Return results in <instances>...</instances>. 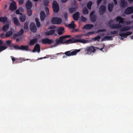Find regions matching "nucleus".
I'll list each match as a JSON object with an SVG mask.
<instances>
[{"label": "nucleus", "mask_w": 133, "mask_h": 133, "mask_svg": "<svg viewBox=\"0 0 133 133\" xmlns=\"http://www.w3.org/2000/svg\"><path fill=\"white\" fill-rule=\"evenodd\" d=\"M64 16L65 19L67 20L68 19V14L66 13H65L64 14Z\"/></svg>", "instance_id": "58"}, {"label": "nucleus", "mask_w": 133, "mask_h": 133, "mask_svg": "<svg viewBox=\"0 0 133 133\" xmlns=\"http://www.w3.org/2000/svg\"><path fill=\"white\" fill-rule=\"evenodd\" d=\"M106 30L105 29H102L100 30H98L96 32V34L97 33H99L102 32H105L106 31Z\"/></svg>", "instance_id": "51"}, {"label": "nucleus", "mask_w": 133, "mask_h": 133, "mask_svg": "<svg viewBox=\"0 0 133 133\" xmlns=\"http://www.w3.org/2000/svg\"><path fill=\"white\" fill-rule=\"evenodd\" d=\"M29 48L28 45L23 46L21 45L20 46V50H28Z\"/></svg>", "instance_id": "29"}, {"label": "nucleus", "mask_w": 133, "mask_h": 133, "mask_svg": "<svg viewBox=\"0 0 133 133\" xmlns=\"http://www.w3.org/2000/svg\"><path fill=\"white\" fill-rule=\"evenodd\" d=\"M30 28L32 32H36V27L35 24L34 23L32 22L30 23Z\"/></svg>", "instance_id": "9"}, {"label": "nucleus", "mask_w": 133, "mask_h": 133, "mask_svg": "<svg viewBox=\"0 0 133 133\" xmlns=\"http://www.w3.org/2000/svg\"><path fill=\"white\" fill-rule=\"evenodd\" d=\"M49 3V1L48 0H45L43 2V4L44 5L47 6H48V4Z\"/></svg>", "instance_id": "52"}, {"label": "nucleus", "mask_w": 133, "mask_h": 133, "mask_svg": "<svg viewBox=\"0 0 133 133\" xmlns=\"http://www.w3.org/2000/svg\"><path fill=\"white\" fill-rule=\"evenodd\" d=\"M64 30V28L63 27H61L57 31L58 34L59 35H62Z\"/></svg>", "instance_id": "28"}, {"label": "nucleus", "mask_w": 133, "mask_h": 133, "mask_svg": "<svg viewBox=\"0 0 133 133\" xmlns=\"http://www.w3.org/2000/svg\"><path fill=\"white\" fill-rule=\"evenodd\" d=\"M65 36H62L60 37L59 39H56L55 40L56 42L54 43V44L52 45V47H55L59 44H62L64 43L68 44L71 41L72 39H69L68 40H66L65 42H64L63 40L65 39Z\"/></svg>", "instance_id": "1"}, {"label": "nucleus", "mask_w": 133, "mask_h": 133, "mask_svg": "<svg viewBox=\"0 0 133 133\" xmlns=\"http://www.w3.org/2000/svg\"><path fill=\"white\" fill-rule=\"evenodd\" d=\"M26 7L27 9H31L32 7V4L31 1L30 0H28L25 4Z\"/></svg>", "instance_id": "13"}, {"label": "nucleus", "mask_w": 133, "mask_h": 133, "mask_svg": "<svg viewBox=\"0 0 133 133\" xmlns=\"http://www.w3.org/2000/svg\"><path fill=\"white\" fill-rule=\"evenodd\" d=\"M116 20L117 22L119 21V24L120 23L123 24L124 23V19L120 16H118L116 18Z\"/></svg>", "instance_id": "21"}, {"label": "nucleus", "mask_w": 133, "mask_h": 133, "mask_svg": "<svg viewBox=\"0 0 133 133\" xmlns=\"http://www.w3.org/2000/svg\"><path fill=\"white\" fill-rule=\"evenodd\" d=\"M14 48L16 49L20 50V46H19L18 45H14Z\"/></svg>", "instance_id": "54"}, {"label": "nucleus", "mask_w": 133, "mask_h": 133, "mask_svg": "<svg viewBox=\"0 0 133 133\" xmlns=\"http://www.w3.org/2000/svg\"><path fill=\"white\" fill-rule=\"evenodd\" d=\"M40 17L41 21H43L45 18V15L44 12L43 11H42L40 12Z\"/></svg>", "instance_id": "17"}, {"label": "nucleus", "mask_w": 133, "mask_h": 133, "mask_svg": "<svg viewBox=\"0 0 133 133\" xmlns=\"http://www.w3.org/2000/svg\"><path fill=\"white\" fill-rule=\"evenodd\" d=\"M94 27V25L92 24H88L84 25L83 27V29L90 30L92 29Z\"/></svg>", "instance_id": "14"}, {"label": "nucleus", "mask_w": 133, "mask_h": 133, "mask_svg": "<svg viewBox=\"0 0 133 133\" xmlns=\"http://www.w3.org/2000/svg\"><path fill=\"white\" fill-rule=\"evenodd\" d=\"M52 8L54 12H58L59 9V5L56 1H54L52 3Z\"/></svg>", "instance_id": "4"}, {"label": "nucleus", "mask_w": 133, "mask_h": 133, "mask_svg": "<svg viewBox=\"0 0 133 133\" xmlns=\"http://www.w3.org/2000/svg\"><path fill=\"white\" fill-rule=\"evenodd\" d=\"M102 0H97V5H99Z\"/></svg>", "instance_id": "60"}, {"label": "nucleus", "mask_w": 133, "mask_h": 133, "mask_svg": "<svg viewBox=\"0 0 133 133\" xmlns=\"http://www.w3.org/2000/svg\"><path fill=\"white\" fill-rule=\"evenodd\" d=\"M115 29L121 28L122 25L119 24H115Z\"/></svg>", "instance_id": "45"}, {"label": "nucleus", "mask_w": 133, "mask_h": 133, "mask_svg": "<svg viewBox=\"0 0 133 133\" xmlns=\"http://www.w3.org/2000/svg\"><path fill=\"white\" fill-rule=\"evenodd\" d=\"M29 21L26 22L24 24V29H28V23Z\"/></svg>", "instance_id": "42"}, {"label": "nucleus", "mask_w": 133, "mask_h": 133, "mask_svg": "<svg viewBox=\"0 0 133 133\" xmlns=\"http://www.w3.org/2000/svg\"><path fill=\"white\" fill-rule=\"evenodd\" d=\"M92 5V2L91 1H89L87 4V6L89 9H90L91 6Z\"/></svg>", "instance_id": "40"}, {"label": "nucleus", "mask_w": 133, "mask_h": 133, "mask_svg": "<svg viewBox=\"0 0 133 133\" xmlns=\"http://www.w3.org/2000/svg\"><path fill=\"white\" fill-rule=\"evenodd\" d=\"M37 38H35L31 40L30 42V45H33L35 43L37 42Z\"/></svg>", "instance_id": "25"}, {"label": "nucleus", "mask_w": 133, "mask_h": 133, "mask_svg": "<svg viewBox=\"0 0 133 133\" xmlns=\"http://www.w3.org/2000/svg\"><path fill=\"white\" fill-rule=\"evenodd\" d=\"M80 14L79 12H77L74 14L73 15V17L75 21H77L78 20L79 16Z\"/></svg>", "instance_id": "15"}, {"label": "nucleus", "mask_w": 133, "mask_h": 133, "mask_svg": "<svg viewBox=\"0 0 133 133\" xmlns=\"http://www.w3.org/2000/svg\"><path fill=\"white\" fill-rule=\"evenodd\" d=\"M74 21H72L70 24L68 25V27L70 29H74L76 27V25L74 23Z\"/></svg>", "instance_id": "24"}, {"label": "nucleus", "mask_w": 133, "mask_h": 133, "mask_svg": "<svg viewBox=\"0 0 133 133\" xmlns=\"http://www.w3.org/2000/svg\"><path fill=\"white\" fill-rule=\"evenodd\" d=\"M115 29L121 28L122 25L119 24H115Z\"/></svg>", "instance_id": "46"}, {"label": "nucleus", "mask_w": 133, "mask_h": 133, "mask_svg": "<svg viewBox=\"0 0 133 133\" xmlns=\"http://www.w3.org/2000/svg\"><path fill=\"white\" fill-rule=\"evenodd\" d=\"M26 16L24 14H22L19 17V20L21 22H24L26 19Z\"/></svg>", "instance_id": "23"}, {"label": "nucleus", "mask_w": 133, "mask_h": 133, "mask_svg": "<svg viewBox=\"0 0 133 133\" xmlns=\"http://www.w3.org/2000/svg\"><path fill=\"white\" fill-rule=\"evenodd\" d=\"M12 37H11V38L12 39H15L16 38L17 36H19L18 35V33L17 34H14L12 35Z\"/></svg>", "instance_id": "48"}, {"label": "nucleus", "mask_w": 133, "mask_h": 133, "mask_svg": "<svg viewBox=\"0 0 133 133\" xmlns=\"http://www.w3.org/2000/svg\"><path fill=\"white\" fill-rule=\"evenodd\" d=\"M37 26L38 27H39L41 26L40 22H39L36 23Z\"/></svg>", "instance_id": "62"}, {"label": "nucleus", "mask_w": 133, "mask_h": 133, "mask_svg": "<svg viewBox=\"0 0 133 133\" xmlns=\"http://www.w3.org/2000/svg\"><path fill=\"white\" fill-rule=\"evenodd\" d=\"M100 46L102 47L101 48H100L99 47H96L95 48L98 49L101 51H102L103 52H106V50L104 51L103 50V49L105 50V49L104 48V44H101L100 45Z\"/></svg>", "instance_id": "32"}, {"label": "nucleus", "mask_w": 133, "mask_h": 133, "mask_svg": "<svg viewBox=\"0 0 133 133\" xmlns=\"http://www.w3.org/2000/svg\"><path fill=\"white\" fill-rule=\"evenodd\" d=\"M101 38V37L100 36L98 35L97 37H95L94 38H92V39L93 40H94L95 41H99L100 39Z\"/></svg>", "instance_id": "41"}, {"label": "nucleus", "mask_w": 133, "mask_h": 133, "mask_svg": "<svg viewBox=\"0 0 133 133\" xmlns=\"http://www.w3.org/2000/svg\"><path fill=\"white\" fill-rule=\"evenodd\" d=\"M27 14L29 16H31L32 13V11L31 9H27Z\"/></svg>", "instance_id": "49"}, {"label": "nucleus", "mask_w": 133, "mask_h": 133, "mask_svg": "<svg viewBox=\"0 0 133 133\" xmlns=\"http://www.w3.org/2000/svg\"><path fill=\"white\" fill-rule=\"evenodd\" d=\"M114 4H109L108 5V8L109 12H111L112 10Z\"/></svg>", "instance_id": "33"}, {"label": "nucleus", "mask_w": 133, "mask_h": 133, "mask_svg": "<svg viewBox=\"0 0 133 133\" xmlns=\"http://www.w3.org/2000/svg\"><path fill=\"white\" fill-rule=\"evenodd\" d=\"M13 34L12 31L10 30L6 32L5 35L6 37H9L11 36Z\"/></svg>", "instance_id": "38"}, {"label": "nucleus", "mask_w": 133, "mask_h": 133, "mask_svg": "<svg viewBox=\"0 0 133 133\" xmlns=\"http://www.w3.org/2000/svg\"><path fill=\"white\" fill-rule=\"evenodd\" d=\"M88 41L87 40L85 39H81V43H82L84 44L88 42Z\"/></svg>", "instance_id": "53"}, {"label": "nucleus", "mask_w": 133, "mask_h": 133, "mask_svg": "<svg viewBox=\"0 0 133 133\" xmlns=\"http://www.w3.org/2000/svg\"><path fill=\"white\" fill-rule=\"evenodd\" d=\"M55 28L56 26L55 25H52L49 26L48 29H55Z\"/></svg>", "instance_id": "57"}, {"label": "nucleus", "mask_w": 133, "mask_h": 133, "mask_svg": "<svg viewBox=\"0 0 133 133\" xmlns=\"http://www.w3.org/2000/svg\"><path fill=\"white\" fill-rule=\"evenodd\" d=\"M55 32V30H52L46 31L45 32V34L46 35L49 36L53 35Z\"/></svg>", "instance_id": "19"}, {"label": "nucleus", "mask_w": 133, "mask_h": 133, "mask_svg": "<svg viewBox=\"0 0 133 133\" xmlns=\"http://www.w3.org/2000/svg\"><path fill=\"white\" fill-rule=\"evenodd\" d=\"M11 58L12 60V61L13 62H14V61H15L16 60H18H18H21V62H21V63L22 62V61H24L26 60H30V59H25L23 58H19V59H18V58H15L14 57H13V56H11Z\"/></svg>", "instance_id": "18"}, {"label": "nucleus", "mask_w": 133, "mask_h": 133, "mask_svg": "<svg viewBox=\"0 0 133 133\" xmlns=\"http://www.w3.org/2000/svg\"><path fill=\"white\" fill-rule=\"evenodd\" d=\"M120 6L121 7H124L125 6V0H120Z\"/></svg>", "instance_id": "37"}, {"label": "nucleus", "mask_w": 133, "mask_h": 133, "mask_svg": "<svg viewBox=\"0 0 133 133\" xmlns=\"http://www.w3.org/2000/svg\"><path fill=\"white\" fill-rule=\"evenodd\" d=\"M62 22V19L57 17H53L51 20V22L53 24H59L61 23Z\"/></svg>", "instance_id": "3"}, {"label": "nucleus", "mask_w": 133, "mask_h": 133, "mask_svg": "<svg viewBox=\"0 0 133 133\" xmlns=\"http://www.w3.org/2000/svg\"><path fill=\"white\" fill-rule=\"evenodd\" d=\"M40 46L39 44L37 43L35 45L32 51L33 52H36V51H37V52H39L40 51Z\"/></svg>", "instance_id": "11"}, {"label": "nucleus", "mask_w": 133, "mask_h": 133, "mask_svg": "<svg viewBox=\"0 0 133 133\" xmlns=\"http://www.w3.org/2000/svg\"><path fill=\"white\" fill-rule=\"evenodd\" d=\"M16 13L17 14H21L19 12V10H17L15 11Z\"/></svg>", "instance_id": "63"}, {"label": "nucleus", "mask_w": 133, "mask_h": 133, "mask_svg": "<svg viewBox=\"0 0 133 133\" xmlns=\"http://www.w3.org/2000/svg\"><path fill=\"white\" fill-rule=\"evenodd\" d=\"M112 40V38L111 36H107L104 37L102 39L101 41H103Z\"/></svg>", "instance_id": "30"}, {"label": "nucleus", "mask_w": 133, "mask_h": 133, "mask_svg": "<svg viewBox=\"0 0 133 133\" xmlns=\"http://www.w3.org/2000/svg\"><path fill=\"white\" fill-rule=\"evenodd\" d=\"M83 13L84 15H87L88 13V10L86 7H84L83 9Z\"/></svg>", "instance_id": "36"}, {"label": "nucleus", "mask_w": 133, "mask_h": 133, "mask_svg": "<svg viewBox=\"0 0 133 133\" xmlns=\"http://www.w3.org/2000/svg\"><path fill=\"white\" fill-rule=\"evenodd\" d=\"M24 0H18V2L19 4H22L23 3Z\"/></svg>", "instance_id": "61"}, {"label": "nucleus", "mask_w": 133, "mask_h": 133, "mask_svg": "<svg viewBox=\"0 0 133 133\" xmlns=\"http://www.w3.org/2000/svg\"><path fill=\"white\" fill-rule=\"evenodd\" d=\"M95 31H91L87 33L84 35L85 36H89L91 35H93L95 33Z\"/></svg>", "instance_id": "43"}, {"label": "nucleus", "mask_w": 133, "mask_h": 133, "mask_svg": "<svg viewBox=\"0 0 133 133\" xmlns=\"http://www.w3.org/2000/svg\"><path fill=\"white\" fill-rule=\"evenodd\" d=\"M106 7L105 6L102 5L100 6L99 9V13L100 15L103 14L105 11Z\"/></svg>", "instance_id": "8"}, {"label": "nucleus", "mask_w": 133, "mask_h": 133, "mask_svg": "<svg viewBox=\"0 0 133 133\" xmlns=\"http://www.w3.org/2000/svg\"><path fill=\"white\" fill-rule=\"evenodd\" d=\"M65 54L66 56H71L70 51H68L64 52V53L63 52H60L59 53H58L57 54Z\"/></svg>", "instance_id": "31"}, {"label": "nucleus", "mask_w": 133, "mask_h": 133, "mask_svg": "<svg viewBox=\"0 0 133 133\" xmlns=\"http://www.w3.org/2000/svg\"><path fill=\"white\" fill-rule=\"evenodd\" d=\"M9 27V25L8 24H6L4 25L2 28L3 30L6 32L7 31Z\"/></svg>", "instance_id": "34"}, {"label": "nucleus", "mask_w": 133, "mask_h": 133, "mask_svg": "<svg viewBox=\"0 0 133 133\" xmlns=\"http://www.w3.org/2000/svg\"><path fill=\"white\" fill-rule=\"evenodd\" d=\"M113 22V21L112 20H110L108 22V24L110 28L114 29H115V24H112Z\"/></svg>", "instance_id": "20"}, {"label": "nucleus", "mask_w": 133, "mask_h": 133, "mask_svg": "<svg viewBox=\"0 0 133 133\" xmlns=\"http://www.w3.org/2000/svg\"><path fill=\"white\" fill-rule=\"evenodd\" d=\"M80 50V49H76L75 50L71 52V56L76 55L77 53L79 52Z\"/></svg>", "instance_id": "35"}, {"label": "nucleus", "mask_w": 133, "mask_h": 133, "mask_svg": "<svg viewBox=\"0 0 133 133\" xmlns=\"http://www.w3.org/2000/svg\"><path fill=\"white\" fill-rule=\"evenodd\" d=\"M133 12V6L127 8L125 10L124 13L126 15H129Z\"/></svg>", "instance_id": "7"}, {"label": "nucleus", "mask_w": 133, "mask_h": 133, "mask_svg": "<svg viewBox=\"0 0 133 133\" xmlns=\"http://www.w3.org/2000/svg\"><path fill=\"white\" fill-rule=\"evenodd\" d=\"M95 47L92 46L87 47L85 50L86 54L90 55L92 52H94L96 51Z\"/></svg>", "instance_id": "2"}, {"label": "nucleus", "mask_w": 133, "mask_h": 133, "mask_svg": "<svg viewBox=\"0 0 133 133\" xmlns=\"http://www.w3.org/2000/svg\"><path fill=\"white\" fill-rule=\"evenodd\" d=\"M83 36V35L82 34L79 35H77L76 36V37L77 38H80L82 37Z\"/></svg>", "instance_id": "64"}, {"label": "nucleus", "mask_w": 133, "mask_h": 133, "mask_svg": "<svg viewBox=\"0 0 133 133\" xmlns=\"http://www.w3.org/2000/svg\"><path fill=\"white\" fill-rule=\"evenodd\" d=\"M0 36L1 38H5V36L4 34V33L1 34L0 35Z\"/></svg>", "instance_id": "59"}, {"label": "nucleus", "mask_w": 133, "mask_h": 133, "mask_svg": "<svg viewBox=\"0 0 133 133\" xmlns=\"http://www.w3.org/2000/svg\"><path fill=\"white\" fill-rule=\"evenodd\" d=\"M131 29V27L129 26H125L120 29V31L121 32H124L129 30Z\"/></svg>", "instance_id": "16"}, {"label": "nucleus", "mask_w": 133, "mask_h": 133, "mask_svg": "<svg viewBox=\"0 0 133 133\" xmlns=\"http://www.w3.org/2000/svg\"><path fill=\"white\" fill-rule=\"evenodd\" d=\"M17 8L16 3V2L13 1L10 4V9L12 11L15 10Z\"/></svg>", "instance_id": "12"}, {"label": "nucleus", "mask_w": 133, "mask_h": 133, "mask_svg": "<svg viewBox=\"0 0 133 133\" xmlns=\"http://www.w3.org/2000/svg\"><path fill=\"white\" fill-rule=\"evenodd\" d=\"M70 39H71L72 41H71L69 43H75L77 42L81 43V39H75L74 38H71Z\"/></svg>", "instance_id": "27"}, {"label": "nucleus", "mask_w": 133, "mask_h": 133, "mask_svg": "<svg viewBox=\"0 0 133 133\" xmlns=\"http://www.w3.org/2000/svg\"><path fill=\"white\" fill-rule=\"evenodd\" d=\"M78 8L76 5H75L74 7L70 8H69V11L70 13H73L76 12V9Z\"/></svg>", "instance_id": "22"}, {"label": "nucleus", "mask_w": 133, "mask_h": 133, "mask_svg": "<svg viewBox=\"0 0 133 133\" xmlns=\"http://www.w3.org/2000/svg\"><path fill=\"white\" fill-rule=\"evenodd\" d=\"M95 12L94 11H92L90 13V18L91 21L92 22H95L96 20L97 17L95 14H94Z\"/></svg>", "instance_id": "6"}, {"label": "nucleus", "mask_w": 133, "mask_h": 133, "mask_svg": "<svg viewBox=\"0 0 133 133\" xmlns=\"http://www.w3.org/2000/svg\"><path fill=\"white\" fill-rule=\"evenodd\" d=\"M24 32V30L23 29H21L20 31L18 32V35L19 36L21 35Z\"/></svg>", "instance_id": "47"}, {"label": "nucleus", "mask_w": 133, "mask_h": 133, "mask_svg": "<svg viewBox=\"0 0 133 133\" xmlns=\"http://www.w3.org/2000/svg\"><path fill=\"white\" fill-rule=\"evenodd\" d=\"M13 20L14 22L16 25L19 26L20 25V24L17 18L16 17H14Z\"/></svg>", "instance_id": "26"}, {"label": "nucleus", "mask_w": 133, "mask_h": 133, "mask_svg": "<svg viewBox=\"0 0 133 133\" xmlns=\"http://www.w3.org/2000/svg\"><path fill=\"white\" fill-rule=\"evenodd\" d=\"M12 41L10 40H7L6 41V43L9 46L10 45L11 43H12Z\"/></svg>", "instance_id": "55"}, {"label": "nucleus", "mask_w": 133, "mask_h": 133, "mask_svg": "<svg viewBox=\"0 0 133 133\" xmlns=\"http://www.w3.org/2000/svg\"><path fill=\"white\" fill-rule=\"evenodd\" d=\"M7 20V18L6 17H0V21L3 22H5Z\"/></svg>", "instance_id": "39"}, {"label": "nucleus", "mask_w": 133, "mask_h": 133, "mask_svg": "<svg viewBox=\"0 0 133 133\" xmlns=\"http://www.w3.org/2000/svg\"><path fill=\"white\" fill-rule=\"evenodd\" d=\"M117 32L118 31H111L110 33L112 34H117Z\"/></svg>", "instance_id": "56"}, {"label": "nucleus", "mask_w": 133, "mask_h": 133, "mask_svg": "<svg viewBox=\"0 0 133 133\" xmlns=\"http://www.w3.org/2000/svg\"><path fill=\"white\" fill-rule=\"evenodd\" d=\"M7 48V47L3 46H0V52L5 50Z\"/></svg>", "instance_id": "50"}, {"label": "nucleus", "mask_w": 133, "mask_h": 133, "mask_svg": "<svg viewBox=\"0 0 133 133\" xmlns=\"http://www.w3.org/2000/svg\"><path fill=\"white\" fill-rule=\"evenodd\" d=\"M131 31H127L125 32H123L119 34V35L121 37H124V38H126L128 36L132 34Z\"/></svg>", "instance_id": "10"}, {"label": "nucleus", "mask_w": 133, "mask_h": 133, "mask_svg": "<svg viewBox=\"0 0 133 133\" xmlns=\"http://www.w3.org/2000/svg\"><path fill=\"white\" fill-rule=\"evenodd\" d=\"M54 42H55L54 40L48 38L43 39L41 41V43L43 44H50L51 43Z\"/></svg>", "instance_id": "5"}, {"label": "nucleus", "mask_w": 133, "mask_h": 133, "mask_svg": "<svg viewBox=\"0 0 133 133\" xmlns=\"http://www.w3.org/2000/svg\"><path fill=\"white\" fill-rule=\"evenodd\" d=\"M80 21L82 22H85L87 21V18L84 17L83 16H81V20Z\"/></svg>", "instance_id": "44"}]
</instances>
